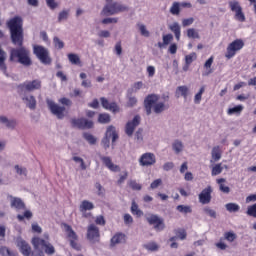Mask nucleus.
<instances>
[{"label":"nucleus","mask_w":256,"mask_h":256,"mask_svg":"<svg viewBox=\"0 0 256 256\" xmlns=\"http://www.w3.org/2000/svg\"><path fill=\"white\" fill-rule=\"evenodd\" d=\"M225 207L229 213H237V211L240 209L239 204L236 203H228L225 205Z\"/></svg>","instance_id":"58836bf2"},{"label":"nucleus","mask_w":256,"mask_h":256,"mask_svg":"<svg viewBox=\"0 0 256 256\" xmlns=\"http://www.w3.org/2000/svg\"><path fill=\"white\" fill-rule=\"evenodd\" d=\"M131 213L136 217H143V212L139 209V205H137V202L135 201H132Z\"/></svg>","instance_id":"c85d7f7f"},{"label":"nucleus","mask_w":256,"mask_h":256,"mask_svg":"<svg viewBox=\"0 0 256 256\" xmlns=\"http://www.w3.org/2000/svg\"><path fill=\"white\" fill-rule=\"evenodd\" d=\"M242 111H243V105H237L233 108H229L227 113L228 115H241Z\"/></svg>","instance_id":"c9c22d12"},{"label":"nucleus","mask_w":256,"mask_h":256,"mask_svg":"<svg viewBox=\"0 0 256 256\" xmlns=\"http://www.w3.org/2000/svg\"><path fill=\"white\" fill-rule=\"evenodd\" d=\"M67 58L70 61L71 65H78V67H81L83 65L81 63V58L77 54L69 53L67 55Z\"/></svg>","instance_id":"cd10ccee"},{"label":"nucleus","mask_w":256,"mask_h":256,"mask_svg":"<svg viewBox=\"0 0 256 256\" xmlns=\"http://www.w3.org/2000/svg\"><path fill=\"white\" fill-rule=\"evenodd\" d=\"M0 255L2 256H17V252L9 249L7 246L0 247Z\"/></svg>","instance_id":"2f4dec72"},{"label":"nucleus","mask_w":256,"mask_h":256,"mask_svg":"<svg viewBox=\"0 0 256 256\" xmlns=\"http://www.w3.org/2000/svg\"><path fill=\"white\" fill-rule=\"evenodd\" d=\"M159 96L156 94H149L144 99V107L147 115H151L152 111L159 115V113H163L166 109H169V106L165 105L163 102H158Z\"/></svg>","instance_id":"f03ea898"},{"label":"nucleus","mask_w":256,"mask_h":256,"mask_svg":"<svg viewBox=\"0 0 256 256\" xmlns=\"http://www.w3.org/2000/svg\"><path fill=\"white\" fill-rule=\"evenodd\" d=\"M0 123H4L8 129H13L15 128V125H17V122L15 120H9L5 116H0Z\"/></svg>","instance_id":"7c9ffc66"},{"label":"nucleus","mask_w":256,"mask_h":256,"mask_svg":"<svg viewBox=\"0 0 256 256\" xmlns=\"http://www.w3.org/2000/svg\"><path fill=\"white\" fill-rule=\"evenodd\" d=\"M212 158L214 159V161H219V159H221V149L219 148V146H215L212 149Z\"/></svg>","instance_id":"79ce46f5"},{"label":"nucleus","mask_w":256,"mask_h":256,"mask_svg":"<svg viewBox=\"0 0 256 256\" xmlns=\"http://www.w3.org/2000/svg\"><path fill=\"white\" fill-rule=\"evenodd\" d=\"M194 22H195V19L193 17L186 18L182 20V26L189 27V25H193Z\"/></svg>","instance_id":"bf43d9fd"},{"label":"nucleus","mask_w":256,"mask_h":256,"mask_svg":"<svg viewBox=\"0 0 256 256\" xmlns=\"http://www.w3.org/2000/svg\"><path fill=\"white\" fill-rule=\"evenodd\" d=\"M135 138L137 141H143V129L139 128L135 133Z\"/></svg>","instance_id":"338daca9"},{"label":"nucleus","mask_w":256,"mask_h":256,"mask_svg":"<svg viewBox=\"0 0 256 256\" xmlns=\"http://www.w3.org/2000/svg\"><path fill=\"white\" fill-rule=\"evenodd\" d=\"M72 159L73 161H75V163H80L82 171H85L87 169V165H85V161L83 160V158L79 156H74Z\"/></svg>","instance_id":"5fc2aeb1"},{"label":"nucleus","mask_w":256,"mask_h":256,"mask_svg":"<svg viewBox=\"0 0 256 256\" xmlns=\"http://www.w3.org/2000/svg\"><path fill=\"white\" fill-rule=\"evenodd\" d=\"M141 125V116L136 115L130 121H128L125 125V133L128 137H133V133H135V129Z\"/></svg>","instance_id":"f8f14e48"},{"label":"nucleus","mask_w":256,"mask_h":256,"mask_svg":"<svg viewBox=\"0 0 256 256\" xmlns=\"http://www.w3.org/2000/svg\"><path fill=\"white\" fill-rule=\"evenodd\" d=\"M203 93H205V86H202L199 90V92L194 97V103L196 105H199L201 103V99L203 97Z\"/></svg>","instance_id":"a19ab883"},{"label":"nucleus","mask_w":256,"mask_h":256,"mask_svg":"<svg viewBox=\"0 0 256 256\" xmlns=\"http://www.w3.org/2000/svg\"><path fill=\"white\" fill-rule=\"evenodd\" d=\"M92 209H95V205H93V202H90L89 200L82 201L79 207L80 213H82L85 218L91 215L87 214V211H92Z\"/></svg>","instance_id":"aec40b11"},{"label":"nucleus","mask_w":256,"mask_h":256,"mask_svg":"<svg viewBox=\"0 0 256 256\" xmlns=\"http://www.w3.org/2000/svg\"><path fill=\"white\" fill-rule=\"evenodd\" d=\"M101 234L99 232V227L95 224H90L87 228V239L93 243L99 241Z\"/></svg>","instance_id":"f3484780"},{"label":"nucleus","mask_w":256,"mask_h":256,"mask_svg":"<svg viewBox=\"0 0 256 256\" xmlns=\"http://www.w3.org/2000/svg\"><path fill=\"white\" fill-rule=\"evenodd\" d=\"M22 101H24V103H26V107L31 110L37 109V100L35 99V96H24L22 97Z\"/></svg>","instance_id":"b1692460"},{"label":"nucleus","mask_w":256,"mask_h":256,"mask_svg":"<svg viewBox=\"0 0 256 256\" xmlns=\"http://www.w3.org/2000/svg\"><path fill=\"white\" fill-rule=\"evenodd\" d=\"M33 54L43 63V65H51V56H49V49L41 45H33Z\"/></svg>","instance_id":"39448f33"},{"label":"nucleus","mask_w":256,"mask_h":256,"mask_svg":"<svg viewBox=\"0 0 256 256\" xmlns=\"http://www.w3.org/2000/svg\"><path fill=\"white\" fill-rule=\"evenodd\" d=\"M17 246L19 247L22 255L31 256V246L25 242V240L18 241Z\"/></svg>","instance_id":"5701e85b"},{"label":"nucleus","mask_w":256,"mask_h":256,"mask_svg":"<svg viewBox=\"0 0 256 256\" xmlns=\"http://www.w3.org/2000/svg\"><path fill=\"white\" fill-rule=\"evenodd\" d=\"M101 105L106 111H111L112 113H119V106L115 102H109L107 98H100Z\"/></svg>","instance_id":"6ab92c4d"},{"label":"nucleus","mask_w":256,"mask_h":256,"mask_svg":"<svg viewBox=\"0 0 256 256\" xmlns=\"http://www.w3.org/2000/svg\"><path fill=\"white\" fill-rule=\"evenodd\" d=\"M144 249H146L147 251H151L152 253L155 251H159V244H157L156 242H148L147 244L143 245Z\"/></svg>","instance_id":"72a5a7b5"},{"label":"nucleus","mask_w":256,"mask_h":256,"mask_svg":"<svg viewBox=\"0 0 256 256\" xmlns=\"http://www.w3.org/2000/svg\"><path fill=\"white\" fill-rule=\"evenodd\" d=\"M64 229L67 235V239L70 241V246L72 247V249H75L76 251H81V245L77 243V241H79V236H77L75 230H73L71 225L68 224H64Z\"/></svg>","instance_id":"0eeeda50"},{"label":"nucleus","mask_w":256,"mask_h":256,"mask_svg":"<svg viewBox=\"0 0 256 256\" xmlns=\"http://www.w3.org/2000/svg\"><path fill=\"white\" fill-rule=\"evenodd\" d=\"M195 59H197V54L195 52H192L191 54L185 56V63L187 65H191V63H193Z\"/></svg>","instance_id":"8fccbe9b"},{"label":"nucleus","mask_w":256,"mask_h":256,"mask_svg":"<svg viewBox=\"0 0 256 256\" xmlns=\"http://www.w3.org/2000/svg\"><path fill=\"white\" fill-rule=\"evenodd\" d=\"M127 177H129V173L127 171H124L122 175H120V178L117 181V185H123L125 181L127 180Z\"/></svg>","instance_id":"4d7b16f0"},{"label":"nucleus","mask_w":256,"mask_h":256,"mask_svg":"<svg viewBox=\"0 0 256 256\" xmlns=\"http://www.w3.org/2000/svg\"><path fill=\"white\" fill-rule=\"evenodd\" d=\"M187 37L189 39H200L199 32L195 28H190L187 30Z\"/></svg>","instance_id":"c03bdc74"},{"label":"nucleus","mask_w":256,"mask_h":256,"mask_svg":"<svg viewBox=\"0 0 256 256\" xmlns=\"http://www.w3.org/2000/svg\"><path fill=\"white\" fill-rule=\"evenodd\" d=\"M46 5L52 11H54V9H57V7H59V4H57V2H55V0H46Z\"/></svg>","instance_id":"13d9d810"},{"label":"nucleus","mask_w":256,"mask_h":256,"mask_svg":"<svg viewBox=\"0 0 256 256\" xmlns=\"http://www.w3.org/2000/svg\"><path fill=\"white\" fill-rule=\"evenodd\" d=\"M70 122L72 127H75L76 129H93L94 127L93 121L85 118H72Z\"/></svg>","instance_id":"ddd939ff"},{"label":"nucleus","mask_w":256,"mask_h":256,"mask_svg":"<svg viewBox=\"0 0 256 256\" xmlns=\"http://www.w3.org/2000/svg\"><path fill=\"white\" fill-rule=\"evenodd\" d=\"M245 47V42L242 39H236L232 41L226 48L225 57L227 59H233Z\"/></svg>","instance_id":"423d86ee"},{"label":"nucleus","mask_w":256,"mask_h":256,"mask_svg":"<svg viewBox=\"0 0 256 256\" xmlns=\"http://www.w3.org/2000/svg\"><path fill=\"white\" fill-rule=\"evenodd\" d=\"M95 223H96V225H102V226H105V223H106V221H105V217H103V216H97L96 217V219H95Z\"/></svg>","instance_id":"0e129e2a"},{"label":"nucleus","mask_w":256,"mask_h":256,"mask_svg":"<svg viewBox=\"0 0 256 256\" xmlns=\"http://www.w3.org/2000/svg\"><path fill=\"white\" fill-rule=\"evenodd\" d=\"M214 57L211 56L205 63H204V69H206V72H204L202 75L203 77H207L213 73V69H211V66L213 65Z\"/></svg>","instance_id":"a878e982"},{"label":"nucleus","mask_w":256,"mask_h":256,"mask_svg":"<svg viewBox=\"0 0 256 256\" xmlns=\"http://www.w3.org/2000/svg\"><path fill=\"white\" fill-rule=\"evenodd\" d=\"M226 181L227 180L225 178L217 179V183L219 185V189H220V191H222V193H230L231 192V188H229V186H224V184H223Z\"/></svg>","instance_id":"473e14b6"},{"label":"nucleus","mask_w":256,"mask_h":256,"mask_svg":"<svg viewBox=\"0 0 256 256\" xmlns=\"http://www.w3.org/2000/svg\"><path fill=\"white\" fill-rule=\"evenodd\" d=\"M171 15H179L181 13V8L179 2H174L170 8Z\"/></svg>","instance_id":"37998d69"},{"label":"nucleus","mask_w":256,"mask_h":256,"mask_svg":"<svg viewBox=\"0 0 256 256\" xmlns=\"http://www.w3.org/2000/svg\"><path fill=\"white\" fill-rule=\"evenodd\" d=\"M6 59L7 53L0 46V71H3V73H7V65L5 64Z\"/></svg>","instance_id":"393cba45"},{"label":"nucleus","mask_w":256,"mask_h":256,"mask_svg":"<svg viewBox=\"0 0 256 256\" xmlns=\"http://www.w3.org/2000/svg\"><path fill=\"white\" fill-rule=\"evenodd\" d=\"M125 11H129V7L126 5L119 2H110L104 6L101 15H118V13H125Z\"/></svg>","instance_id":"20e7f679"},{"label":"nucleus","mask_w":256,"mask_h":256,"mask_svg":"<svg viewBox=\"0 0 256 256\" xmlns=\"http://www.w3.org/2000/svg\"><path fill=\"white\" fill-rule=\"evenodd\" d=\"M229 7L233 13H235V19L240 23H245V13H243V8L241 4L237 1H230Z\"/></svg>","instance_id":"9d476101"},{"label":"nucleus","mask_w":256,"mask_h":256,"mask_svg":"<svg viewBox=\"0 0 256 256\" xmlns=\"http://www.w3.org/2000/svg\"><path fill=\"white\" fill-rule=\"evenodd\" d=\"M59 103H61V105H65L66 107H71V105H73V102L69 98L65 97L60 98Z\"/></svg>","instance_id":"052dcab7"},{"label":"nucleus","mask_w":256,"mask_h":256,"mask_svg":"<svg viewBox=\"0 0 256 256\" xmlns=\"http://www.w3.org/2000/svg\"><path fill=\"white\" fill-rule=\"evenodd\" d=\"M184 97V99H187V95H189V88L187 86H179L176 89V94H179Z\"/></svg>","instance_id":"4c0bfd02"},{"label":"nucleus","mask_w":256,"mask_h":256,"mask_svg":"<svg viewBox=\"0 0 256 256\" xmlns=\"http://www.w3.org/2000/svg\"><path fill=\"white\" fill-rule=\"evenodd\" d=\"M32 217H33V212H31V210H26V211H24V214L23 215H21V214H18L17 215V219H18V221H25V219H32Z\"/></svg>","instance_id":"e433bc0d"},{"label":"nucleus","mask_w":256,"mask_h":256,"mask_svg":"<svg viewBox=\"0 0 256 256\" xmlns=\"http://www.w3.org/2000/svg\"><path fill=\"white\" fill-rule=\"evenodd\" d=\"M31 243L35 251H44L46 255H53L55 253V247L43 238L34 237L32 238Z\"/></svg>","instance_id":"7ed1b4c3"},{"label":"nucleus","mask_w":256,"mask_h":256,"mask_svg":"<svg viewBox=\"0 0 256 256\" xmlns=\"http://www.w3.org/2000/svg\"><path fill=\"white\" fill-rule=\"evenodd\" d=\"M170 31L174 33L176 37V41H180L181 39V26H179V23L174 22L170 27Z\"/></svg>","instance_id":"bb28decb"},{"label":"nucleus","mask_w":256,"mask_h":256,"mask_svg":"<svg viewBox=\"0 0 256 256\" xmlns=\"http://www.w3.org/2000/svg\"><path fill=\"white\" fill-rule=\"evenodd\" d=\"M135 105H137V98L130 97L127 102V107H135Z\"/></svg>","instance_id":"69168bd1"},{"label":"nucleus","mask_w":256,"mask_h":256,"mask_svg":"<svg viewBox=\"0 0 256 256\" xmlns=\"http://www.w3.org/2000/svg\"><path fill=\"white\" fill-rule=\"evenodd\" d=\"M69 19V10H63L58 15V22L61 23V21H65Z\"/></svg>","instance_id":"603ef678"},{"label":"nucleus","mask_w":256,"mask_h":256,"mask_svg":"<svg viewBox=\"0 0 256 256\" xmlns=\"http://www.w3.org/2000/svg\"><path fill=\"white\" fill-rule=\"evenodd\" d=\"M129 187L133 190V191H141L142 189V186L141 184L137 183V181L135 180H131L129 183H128Z\"/></svg>","instance_id":"864d4df0"},{"label":"nucleus","mask_w":256,"mask_h":256,"mask_svg":"<svg viewBox=\"0 0 256 256\" xmlns=\"http://www.w3.org/2000/svg\"><path fill=\"white\" fill-rule=\"evenodd\" d=\"M139 29H140V33L143 37H149V32H148L147 28L145 27V25H143V24L139 25Z\"/></svg>","instance_id":"e2e57ef3"},{"label":"nucleus","mask_w":256,"mask_h":256,"mask_svg":"<svg viewBox=\"0 0 256 256\" xmlns=\"http://www.w3.org/2000/svg\"><path fill=\"white\" fill-rule=\"evenodd\" d=\"M211 193H213V188L211 186H207L206 188H204L198 195L199 203H201L202 205H209L212 199Z\"/></svg>","instance_id":"dca6fc26"},{"label":"nucleus","mask_w":256,"mask_h":256,"mask_svg":"<svg viewBox=\"0 0 256 256\" xmlns=\"http://www.w3.org/2000/svg\"><path fill=\"white\" fill-rule=\"evenodd\" d=\"M173 41V34H166L163 36V43L164 45H169Z\"/></svg>","instance_id":"680f3d73"},{"label":"nucleus","mask_w":256,"mask_h":256,"mask_svg":"<svg viewBox=\"0 0 256 256\" xmlns=\"http://www.w3.org/2000/svg\"><path fill=\"white\" fill-rule=\"evenodd\" d=\"M83 137H84L85 140L88 141V143H89L90 145H95V144L97 143V139L95 138V136H93V135L90 134V133H84V134H83Z\"/></svg>","instance_id":"a18cd8bd"},{"label":"nucleus","mask_w":256,"mask_h":256,"mask_svg":"<svg viewBox=\"0 0 256 256\" xmlns=\"http://www.w3.org/2000/svg\"><path fill=\"white\" fill-rule=\"evenodd\" d=\"M112 137V143H115L117 139H119V135L117 134V131L115 130L114 126H109L106 131V135L102 140V144L104 149H109V139Z\"/></svg>","instance_id":"9b49d317"},{"label":"nucleus","mask_w":256,"mask_h":256,"mask_svg":"<svg viewBox=\"0 0 256 256\" xmlns=\"http://www.w3.org/2000/svg\"><path fill=\"white\" fill-rule=\"evenodd\" d=\"M224 239H226V241H228L229 243H233V241L237 239V234H235L234 232H226L224 233Z\"/></svg>","instance_id":"de8ad7c7"},{"label":"nucleus","mask_w":256,"mask_h":256,"mask_svg":"<svg viewBox=\"0 0 256 256\" xmlns=\"http://www.w3.org/2000/svg\"><path fill=\"white\" fill-rule=\"evenodd\" d=\"M176 209L177 211H179V213H184L185 215H187V213H193V209H191V206L178 205Z\"/></svg>","instance_id":"ea45409f"},{"label":"nucleus","mask_w":256,"mask_h":256,"mask_svg":"<svg viewBox=\"0 0 256 256\" xmlns=\"http://www.w3.org/2000/svg\"><path fill=\"white\" fill-rule=\"evenodd\" d=\"M221 173H223V166L221 165V163L215 164L211 170L212 177L221 175Z\"/></svg>","instance_id":"f704fd0d"},{"label":"nucleus","mask_w":256,"mask_h":256,"mask_svg":"<svg viewBox=\"0 0 256 256\" xmlns=\"http://www.w3.org/2000/svg\"><path fill=\"white\" fill-rule=\"evenodd\" d=\"M41 89V80L35 79L32 81H26L20 85H18V93L21 95L25 93V91H38Z\"/></svg>","instance_id":"6e6552de"},{"label":"nucleus","mask_w":256,"mask_h":256,"mask_svg":"<svg viewBox=\"0 0 256 256\" xmlns=\"http://www.w3.org/2000/svg\"><path fill=\"white\" fill-rule=\"evenodd\" d=\"M7 27L10 29V38L13 45H17L18 48H12L10 50L9 61L11 63H20L24 67H31L33 60H31V51L23 46L25 36L23 34V19L19 16L11 18L7 22Z\"/></svg>","instance_id":"f257e3e1"},{"label":"nucleus","mask_w":256,"mask_h":256,"mask_svg":"<svg viewBox=\"0 0 256 256\" xmlns=\"http://www.w3.org/2000/svg\"><path fill=\"white\" fill-rule=\"evenodd\" d=\"M98 123L102 125H107V123H111V115L107 113H101L98 115Z\"/></svg>","instance_id":"c756f323"},{"label":"nucleus","mask_w":256,"mask_h":256,"mask_svg":"<svg viewBox=\"0 0 256 256\" xmlns=\"http://www.w3.org/2000/svg\"><path fill=\"white\" fill-rule=\"evenodd\" d=\"M10 198H11L10 205L13 209H17L18 211H21L26 208L25 202H23V200L21 198H17V197H13V196H10Z\"/></svg>","instance_id":"4be33fe9"},{"label":"nucleus","mask_w":256,"mask_h":256,"mask_svg":"<svg viewBox=\"0 0 256 256\" xmlns=\"http://www.w3.org/2000/svg\"><path fill=\"white\" fill-rule=\"evenodd\" d=\"M100 160L102 161L103 165L109 169V171H112V173H119V171H121V167L113 163V159H111V157L101 156Z\"/></svg>","instance_id":"a211bd4d"},{"label":"nucleus","mask_w":256,"mask_h":256,"mask_svg":"<svg viewBox=\"0 0 256 256\" xmlns=\"http://www.w3.org/2000/svg\"><path fill=\"white\" fill-rule=\"evenodd\" d=\"M173 167H175V164L173 162H166L163 165V170L164 171H171V169H173Z\"/></svg>","instance_id":"774afa93"},{"label":"nucleus","mask_w":256,"mask_h":256,"mask_svg":"<svg viewBox=\"0 0 256 256\" xmlns=\"http://www.w3.org/2000/svg\"><path fill=\"white\" fill-rule=\"evenodd\" d=\"M155 163H157V158L155 157V154L151 152L142 154L139 159L141 167H151V165H155Z\"/></svg>","instance_id":"2eb2a0df"},{"label":"nucleus","mask_w":256,"mask_h":256,"mask_svg":"<svg viewBox=\"0 0 256 256\" xmlns=\"http://www.w3.org/2000/svg\"><path fill=\"white\" fill-rule=\"evenodd\" d=\"M46 103L50 113L57 117V119L65 118V106H60L59 104L55 103V101L49 99L46 100Z\"/></svg>","instance_id":"1a4fd4ad"},{"label":"nucleus","mask_w":256,"mask_h":256,"mask_svg":"<svg viewBox=\"0 0 256 256\" xmlns=\"http://www.w3.org/2000/svg\"><path fill=\"white\" fill-rule=\"evenodd\" d=\"M247 215L250 217H256V203L248 207Z\"/></svg>","instance_id":"6e6d98bb"},{"label":"nucleus","mask_w":256,"mask_h":256,"mask_svg":"<svg viewBox=\"0 0 256 256\" xmlns=\"http://www.w3.org/2000/svg\"><path fill=\"white\" fill-rule=\"evenodd\" d=\"M146 221L149 223V225H153L155 231H163L165 229V222L163 218H160L159 216L155 214H151L146 218Z\"/></svg>","instance_id":"4468645a"},{"label":"nucleus","mask_w":256,"mask_h":256,"mask_svg":"<svg viewBox=\"0 0 256 256\" xmlns=\"http://www.w3.org/2000/svg\"><path fill=\"white\" fill-rule=\"evenodd\" d=\"M53 43L56 49H63V47H65V43L61 39H59V37L57 36L53 38Z\"/></svg>","instance_id":"09e8293b"},{"label":"nucleus","mask_w":256,"mask_h":256,"mask_svg":"<svg viewBox=\"0 0 256 256\" xmlns=\"http://www.w3.org/2000/svg\"><path fill=\"white\" fill-rule=\"evenodd\" d=\"M173 150L175 151V153H181V151H183V143L179 140H176L173 144H172Z\"/></svg>","instance_id":"49530a36"},{"label":"nucleus","mask_w":256,"mask_h":256,"mask_svg":"<svg viewBox=\"0 0 256 256\" xmlns=\"http://www.w3.org/2000/svg\"><path fill=\"white\" fill-rule=\"evenodd\" d=\"M121 243H127V235L122 232H117L110 240L111 247L120 245Z\"/></svg>","instance_id":"412c9836"},{"label":"nucleus","mask_w":256,"mask_h":256,"mask_svg":"<svg viewBox=\"0 0 256 256\" xmlns=\"http://www.w3.org/2000/svg\"><path fill=\"white\" fill-rule=\"evenodd\" d=\"M204 213L211 217L212 219H217V212L215 210L211 209L210 207H205L203 209Z\"/></svg>","instance_id":"3c124183"}]
</instances>
